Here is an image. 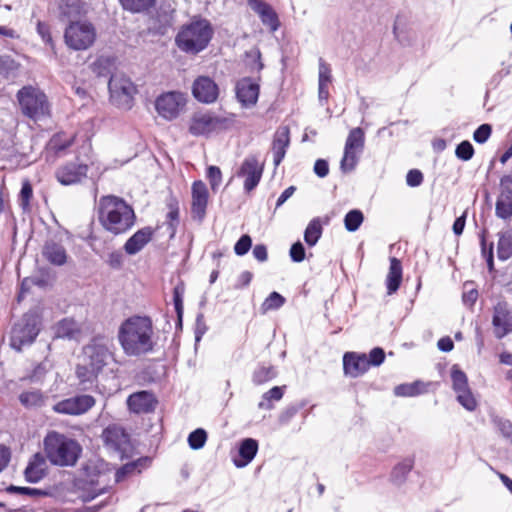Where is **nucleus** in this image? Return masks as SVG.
Wrapping results in <instances>:
<instances>
[{
  "label": "nucleus",
  "instance_id": "f257e3e1",
  "mask_svg": "<svg viewBox=\"0 0 512 512\" xmlns=\"http://www.w3.org/2000/svg\"><path fill=\"white\" fill-rule=\"evenodd\" d=\"M113 356L104 338H93L82 348L80 362L75 368L81 390H89L97 386L99 375L113 360Z\"/></svg>",
  "mask_w": 512,
  "mask_h": 512
},
{
  "label": "nucleus",
  "instance_id": "f03ea898",
  "mask_svg": "<svg viewBox=\"0 0 512 512\" xmlns=\"http://www.w3.org/2000/svg\"><path fill=\"white\" fill-rule=\"evenodd\" d=\"M154 330L151 319L147 316H132L119 327L118 341L127 356L138 357L154 349Z\"/></svg>",
  "mask_w": 512,
  "mask_h": 512
},
{
  "label": "nucleus",
  "instance_id": "7ed1b4c3",
  "mask_svg": "<svg viewBox=\"0 0 512 512\" xmlns=\"http://www.w3.org/2000/svg\"><path fill=\"white\" fill-rule=\"evenodd\" d=\"M97 217L103 229L115 236L125 234L136 222L133 207L115 195L100 197L97 203Z\"/></svg>",
  "mask_w": 512,
  "mask_h": 512
},
{
  "label": "nucleus",
  "instance_id": "20e7f679",
  "mask_svg": "<svg viewBox=\"0 0 512 512\" xmlns=\"http://www.w3.org/2000/svg\"><path fill=\"white\" fill-rule=\"evenodd\" d=\"M213 28L206 19L194 18L183 25L175 37L177 47L186 54L196 55L207 48Z\"/></svg>",
  "mask_w": 512,
  "mask_h": 512
},
{
  "label": "nucleus",
  "instance_id": "39448f33",
  "mask_svg": "<svg viewBox=\"0 0 512 512\" xmlns=\"http://www.w3.org/2000/svg\"><path fill=\"white\" fill-rule=\"evenodd\" d=\"M44 451L52 464L65 467L76 464L82 447L75 439L57 431H51L44 438Z\"/></svg>",
  "mask_w": 512,
  "mask_h": 512
},
{
  "label": "nucleus",
  "instance_id": "423d86ee",
  "mask_svg": "<svg viewBox=\"0 0 512 512\" xmlns=\"http://www.w3.org/2000/svg\"><path fill=\"white\" fill-rule=\"evenodd\" d=\"M234 125V115L220 117L211 112H197L192 115L188 130L193 136L208 137L211 134L229 130Z\"/></svg>",
  "mask_w": 512,
  "mask_h": 512
},
{
  "label": "nucleus",
  "instance_id": "0eeeda50",
  "mask_svg": "<svg viewBox=\"0 0 512 512\" xmlns=\"http://www.w3.org/2000/svg\"><path fill=\"white\" fill-rule=\"evenodd\" d=\"M41 317L35 311H30L14 324L10 345L13 349L21 351L25 345L32 344L40 332Z\"/></svg>",
  "mask_w": 512,
  "mask_h": 512
},
{
  "label": "nucleus",
  "instance_id": "6e6552de",
  "mask_svg": "<svg viewBox=\"0 0 512 512\" xmlns=\"http://www.w3.org/2000/svg\"><path fill=\"white\" fill-rule=\"evenodd\" d=\"M16 96L21 111L25 116L31 119H38L49 114L47 97L38 87L24 86L17 92Z\"/></svg>",
  "mask_w": 512,
  "mask_h": 512
},
{
  "label": "nucleus",
  "instance_id": "1a4fd4ad",
  "mask_svg": "<svg viewBox=\"0 0 512 512\" xmlns=\"http://www.w3.org/2000/svg\"><path fill=\"white\" fill-rule=\"evenodd\" d=\"M64 40L66 45L72 50H86L96 40V29L88 21L70 22L65 29Z\"/></svg>",
  "mask_w": 512,
  "mask_h": 512
},
{
  "label": "nucleus",
  "instance_id": "9d476101",
  "mask_svg": "<svg viewBox=\"0 0 512 512\" xmlns=\"http://www.w3.org/2000/svg\"><path fill=\"white\" fill-rule=\"evenodd\" d=\"M108 88L114 105L125 109L131 107L137 88L130 78L122 73H115L110 77Z\"/></svg>",
  "mask_w": 512,
  "mask_h": 512
},
{
  "label": "nucleus",
  "instance_id": "9b49d317",
  "mask_svg": "<svg viewBox=\"0 0 512 512\" xmlns=\"http://www.w3.org/2000/svg\"><path fill=\"white\" fill-rule=\"evenodd\" d=\"M187 103V97L179 91L165 92L155 100V109L159 116L166 120H173L179 116Z\"/></svg>",
  "mask_w": 512,
  "mask_h": 512
},
{
  "label": "nucleus",
  "instance_id": "f8f14e48",
  "mask_svg": "<svg viewBox=\"0 0 512 512\" xmlns=\"http://www.w3.org/2000/svg\"><path fill=\"white\" fill-rule=\"evenodd\" d=\"M95 403L93 396L81 394L58 401L52 406V410L57 414L76 416L88 412Z\"/></svg>",
  "mask_w": 512,
  "mask_h": 512
},
{
  "label": "nucleus",
  "instance_id": "ddd939ff",
  "mask_svg": "<svg viewBox=\"0 0 512 512\" xmlns=\"http://www.w3.org/2000/svg\"><path fill=\"white\" fill-rule=\"evenodd\" d=\"M263 164H260L257 156H247L237 172V176L244 178V190L251 192L259 184L263 174Z\"/></svg>",
  "mask_w": 512,
  "mask_h": 512
},
{
  "label": "nucleus",
  "instance_id": "4468645a",
  "mask_svg": "<svg viewBox=\"0 0 512 512\" xmlns=\"http://www.w3.org/2000/svg\"><path fill=\"white\" fill-rule=\"evenodd\" d=\"M492 327L497 339L512 333V308L506 302H498L493 307Z\"/></svg>",
  "mask_w": 512,
  "mask_h": 512
},
{
  "label": "nucleus",
  "instance_id": "2eb2a0df",
  "mask_svg": "<svg viewBox=\"0 0 512 512\" xmlns=\"http://www.w3.org/2000/svg\"><path fill=\"white\" fill-rule=\"evenodd\" d=\"M495 214L504 220L512 217V175H504L500 179V193L496 200Z\"/></svg>",
  "mask_w": 512,
  "mask_h": 512
},
{
  "label": "nucleus",
  "instance_id": "dca6fc26",
  "mask_svg": "<svg viewBox=\"0 0 512 512\" xmlns=\"http://www.w3.org/2000/svg\"><path fill=\"white\" fill-rule=\"evenodd\" d=\"M192 94L197 101L212 104L219 97V87L212 78L199 76L193 82Z\"/></svg>",
  "mask_w": 512,
  "mask_h": 512
},
{
  "label": "nucleus",
  "instance_id": "f3484780",
  "mask_svg": "<svg viewBox=\"0 0 512 512\" xmlns=\"http://www.w3.org/2000/svg\"><path fill=\"white\" fill-rule=\"evenodd\" d=\"M236 98L245 108H250L256 105L260 92V85L258 81L244 77L236 83Z\"/></svg>",
  "mask_w": 512,
  "mask_h": 512
},
{
  "label": "nucleus",
  "instance_id": "a211bd4d",
  "mask_svg": "<svg viewBox=\"0 0 512 512\" xmlns=\"http://www.w3.org/2000/svg\"><path fill=\"white\" fill-rule=\"evenodd\" d=\"M158 404L156 396L149 391H138L128 396L127 407L134 414H148L155 411Z\"/></svg>",
  "mask_w": 512,
  "mask_h": 512
},
{
  "label": "nucleus",
  "instance_id": "6ab92c4d",
  "mask_svg": "<svg viewBox=\"0 0 512 512\" xmlns=\"http://www.w3.org/2000/svg\"><path fill=\"white\" fill-rule=\"evenodd\" d=\"M192 202H191V214L194 219L202 221L206 215V209L208 205L209 192L206 184L197 180L192 184L191 189Z\"/></svg>",
  "mask_w": 512,
  "mask_h": 512
},
{
  "label": "nucleus",
  "instance_id": "aec40b11",
  "mask_svg": "<svg viewBox=\"0 0 512 512\" xmlns=\"http://www.w3.org/2000/svg\"><path fill=\"white\" fill-rule=\"evenodd\" d=\"M87 172L88 166L86 164L70 162L60 166L56 170L55 176L62 185H73L86 178Z\"/></svg>",
  "mask_w": 512,
  "mask_h": 512
},
{
  "label": "nucleus",
  "instance_id": "412c9836",
  "mask_svg": "<svg viewBox=\"0 0 512 512\" xmlns=\"http://www.w3.org/2000/svg\"><path fill=\"white\" fill-rule=\"evenodd\" d=\"M343 368L346 375L353 378L363 375L369 370L367 355L363 353L347 352L343 357Z\"/></svg>",
  "mask_w": 512,
  "mask_h": 512
},
{
  "label": "nucleus",
  "instance_id": "4be33fe9",
  "mask_svg": "<svg viewBox=\"0 0 512 512\" xmlns=\"http://www.w3.org/2000/svg\"><path fill=\"white\" fill-rule=\"evenodd\" d=\"M248 4L259 15L263 25L267 26L271 32L278 30L280 26L278 15L268 3L263 0H249Z\"/></svg>",
  "mask_w": 512,
  "mask_h": 512
},
{
  "label": "nucleus",
  "instance_id": "5701e85b",
  "mask_svg": "<svg viewBox=\"0 0 512 512\" xmlns=\"http://www.w3.org/2000/svg\"><path fill=\"white\" fill-rule=\"evenodd\" d=\"M290 145V131L286 126L276 130L272 143L273 163L278 167L283 161L286 151Z\"/></svg>",
  "mask_w": 512,
  "mask_h": 512
},
{
  "label": "nucleus",
  "instance_id": "b1692460",
  "mask_svg": "<svg viewBox=\"0 0 512 512\" xmlns=\"http://www.w3.org/2000/svg\"><path fill=\"white\" fill-rule=\"evenodd\" d=\"M154 235V230L149 227H143L136 231L124 244V250L128 255H135L148 244Z\"/></svg>",
  "mask_w": 512,
  "mask_h": 512
},
{
  "label": "nucleus",
  "instance_id": "393cba45",
  "mask_svg": "<svg viewBox=\"0 0 512 512\" xmlns=\"http://www.w3.org/2000/svg\"><path fill=\"white\" fill-rule=\"evenodd\" d=\"M43 257L54 266H63L67 262L65 247L53 239L47 240L42 249Z\"/></svg>",
  "mask_w": 512,
  "mask_h": 512
},
{
  "label": "nucleus",
  "instance_id": "a878e982",
  "mask_svg": "<svg viewBox=\"0 0 512 512\" xmlns=\"http://www.w3.org/2000/svg\"><path fill=\"white\" fill-rule=\"evenodd\" d=\"M102 438L106 446L121 451L128 441V435L122 427L111 425L103 430Z\"/></svg>",
  "mask_w": 512,
  "mask_h": 512
},
{
  "label": "nucleus",
  "instance_id": "bb28decb",
  "mask_svg": "<svg viewBox=\"0 0 512 512\" xmlns=\"http://www.w3.org/2000/svg\"><path fill=\"white\" fill-rule=\"evenodd\" d=\"M46 474V461L43 455L36 453L30 459L25 471V480L29 483H38Z\"/></svg>",
  "mask_w": 512,
  "mask_h": 512
},
{
  "label": "nucleus",
  "instance_id": "cd10ccee",
  "mask_svg": "<svg viewBox=\"0 0 512 512\" xmlns=\"http://www.w3.org/2000/svg\"><path fill=\"white\" fill-rule=\"evenodd\" d=\"M258 442L253 438L244 439L239 446V458H234V465L238 468L247 466L256 456Z\"/></svg>",
  "mask_w": 512,
  "mask_h": 512
},
{
  "label": "nucleus",
  "instance_id": "c85d7f7f",
  "mask_svg": "<svg viewBox=\"0 0 512 512\" xmlns=\"http://www.w3.org/2000/svg\"><path fill=\"white\" fill-rule=\"evenodd\" d=\"M402 272L400 260L395 257L390 258L389 271L385 281L388 295L394 294L399 289L402 281Z\"/></svg>",
  "mask_w": 512,
  "mask_h": 512
},
{
  "label": "nucleus",
  "instance_id": "c756f323",
  "mask_svg": "<svg viewBox=\"0 0 512 512\" xmlns=\"http://www.w3.org/2000/svg\"><path fill=\"white\" fill-rule=\"evenodd\" d=\"M18 398L26 409H36L44 406L48 397L40 389H31L22 391Z\"/></svg>",
  "mask_w": 512,
  "mask_h": 512
},
{
  "label": "nucleus",
  "instance_id": "7c9ffc66",
  "mask_svg": "<svg viewBox=\"0 0 512 512\" xmlns=\"http://www.w3.org/2000/svg\"><path fill=\"white\" fill-rule=\"evenodd\" d=\"M81 334V329L79 324L71 319L65 318L58 322L56 327V335L60 338L67 339H78Z\"/></svg>",
  "mask_w": 512,
  "mask_h": 512
},
{
  "label": "nucleus",
  "instance_id": "2f4dec72",
  "mask_svg": "<svg viewBox=\"0 0 512 512\" xmlns=\"http://www.w3.org/2000/svg\"><path fill=\"white\" fill-rule=\"evenodd\" d=\"M122 9L132 14H146L154 7L156 0H118Z\"/></svg>",
  "mask_w": 512,
  "mask_h": 512
},
{
  "label": "nucleus",
  "instance_id": "473e14b6",
  "mask_svg": "<svg viewBox=\"0 0 512 512\" xmlns=\"http://www.w3.org/2000/svg\"><path fill=\"white\" fill-rule=\"evenodd\" d=\"M151 20L153 22V30L156 33L165 34L172 25L173 12L171 10L159 9Z\"/></svg>",
  "mask_w": 512,
  "mask_h": 512
},
{
  "label": "nucleus",
  "instance_id": "72a5a7b5",
  "mask_svg": "<svg viewBox=\"0 0 512 512\" xmlns=\"http://www.w3.org/2000/svg\"><path fill=\"white\" fill-rule=\"evenodd\" d=\"M414 466V458L407 457L396 464L391 471V479L394 483L401 484L406 480Z\"/></svg>",
  "mask_w": 512,
  "mask_h": 512
},
{
  "label": "nucleus",
  "instance_id": "f704fd0d",
  "mask_svg": "<svg viewBox=\"0 0 512 512\" xmlns=\"http://www.w3.org/2000/svg\"><path fill=\"white\" fill-rule=\"evenodd\" d=\"M284 388L274 386L262 395L261 401L258 403V408L261 410H272L274 408V401H280L284 395Z\"/></svg>",
  "mask_w": 512,
  "mask_h": 512
},
{
  "label": "nucleus",
  "instance_id": "c9c22d12",
  "mask_svg": "<svg viewBox=\"0 0 512 512\" xmlns=\"http://www.w3.org/2000/svg\"><path fill=\"white\" fill-rule=\"evenodd\" d=\"M497 254L500 260H507L512 256V231L499 233Z\"/></svg>",
  "mask_w": 512,
  "mask_h": 512
},
{
  "label": "nucleus",
  "instance_id": "e433bc0d",
  "mask_svg": "<svg viewBox=\"0 0 512 512\" xmlns=\"http://www.w3.org/2000/svg\"><path fill=\"white\" fill-rule=\"evenodd\" d=\"M322 235V225L319 218L312 219L304 232V240L308 246H314Z\"/></svg>",
  "mask_w": 512,
  "mask_h": 512
},
{
  "label": "nucleus",
  "instance_id": "4c0bfd02",
  "mask_svg": "<svg viewBox=\"0 0 512 512\" xmlns=\"http://www.w3.org/2000/svg\"><path fill=\"white\" fill-rule=\"evenodd\" d=\"M73 142V136H67L65 133H57L50 139L47 147L55 154H59L60 152L70 147Z\"/></svg>",
  "mask_w": 512,
  "mask_h": 512
},
{
  "label": "nucleus",
  "instance_id": "58836bf2",
  "mask_svg": "<svg viewBox=\"0 0 512 512\" xmlns=\"http://www.w3.org/2000/svg\"><path fill=\"white\" fill-rule=\"evenodd\" d=\"M423 392H425V385L420 381L400 384L394 389V394L400 397H413Z\"/></svg>",
  "mask_w": 512,
  "mask_h": 512
},
{
  "label": "nucleus",
  "instance_id": "ea45409f",
  "mask_svg": "<svg viewBox=\"0 0 512 512\" xmlns=\"http://www.w3.org/2000/svg\"><path fill=\"white\" fill-rule=\"evenodd\" d=\"M167 206L169 211L166 215V225L170 236L173 237L179 224L178 202L175 199H171Z\"/></svg>",
  "mask_w": 512,
  "mask_h": 512
},
{
  "label": "nucleus",
  "instance_id": "a19ab883",
  "mask_svg": "<svg viewBox=\"0 0 512 512\" xmlns=\"http://www.w3.org/2000/svg\"><path fill=\"white\" fill-rule=\"evenodd\" d=\"M276 375L277 372L273 366L260 365L254 370L252 381L256 385H261L274 379Z\"/></svg>",
  "mask_w": 512,
  "mask_h": 512
},
{
  "label": "nucleus",
  "instance_id": "79ce46f5",
  "mask_svg": "<svg viewBox=\"0 0 512 512\" xmlns=\"http://www.w3.org/2000/svg\"><path fill=\"white\" fill-rule=\"evenodd\" d=\"M365 143L364 132L361 128L357 127L352 129L346 139L345 147L362 152Z\"/></svg>",
  "mask_w": 512,
  "mask_h": 512
},
{
  "label": "nucleus",
  "instance_id": "37998d69",
  "mask_svg": "<svg viewBox=\"0 0 512 512\" xmlns=\"http://www.w3.org/2000/svg\"><path fill=\"white\" fill-rule=\"evenodd\" d=\"M359 153L358 151L344 147V155L340 162V168L344 173L351 172L355 169L359 160Z\"/></svg>",
  "mask_w": 512,
  "mask_h": 512
},
{
  "label": "nucleus",
  "instance_id": "c03bdc74",
  "mask_svg": "<svg viewBox=\"0 0 512 512\" xmlns=\"http://www.w3.org/2000/svg\"><path fill=\"white\" fill-rule=\"evenodd\" d=\"M451 380L455 393L469 388L466 374L457 365H454L451 369Z\"/></svg>",
  "mask_w": 512,
  "mask_h": 512
},
{
  "label": "nucleus",
  "instance_id": "a18cd8bd",
  "mask_svg": "<svg viewBox=\"0 0 512 512\" xmlns=\"http://www.w3.org/2000/svg\"><path fill=\"white\" fill-rule=\"evenodd\" d=\"M363 220H364V216L360 210H358V209L351 210L345 215V218H344L345 228L350 232H354L359 229Z\"/></svg>",
  "mask_w": 512,
  "mask_h": 512
},
{
  "label": "nucleus",
  "instance_id": "49530a36",
  "mask_svg": "<svg viewBox=\"0 0 512 512\" xmlns=\"http://www.w3.org/2000/svg\"><path fill=\"white\" fill-rule=\"evenodd\" d=\"M457 401L468 411H473L477 407V401L470 388L456 392Z\"/></svg>",
  "mask_w": 512,
  "mask_h": 512
},
{
  "label": "nucleus",
  "instance_id": "de8ad7c7",
  "mask_svg": "<svg viewBox=\"0 0 512 512\" xmlns=\"http://www.w3.org/2000/svg\"><path fill=\"white\" fill-rule=\"evenodd\" d=\"M207 440V433L204 429L198 428L191 432L188 436V444L191 449L198 450L201 449Z\"/></svg>",
  "mask_w": 512,
  "mask_h": 512
},
{
  "label": "nucleus",
  "instance_id": "09e8293b",
  "mask_svg": "<svg viewBox=\"0 0 512 512\" xmlns=\"http://www.w3.org/2000/svg\"><path fill=\"white\" fill-rule=\"evenodd\" d=\"M285 298L278 292H272L263 302L262 308L267 310H275L283 306Z\"/></svg>",
  "mask_w": 512,
  "mask_h": 512
},
{
  "label": "nucleus",
  "instance_id": "8fccbe9b",
  "mask_svg": "<svg viewBox=\"0 0 512 512\" xmlns=\"http://www.w3.org/2000/svg\"><path fill=\"white\" fill-rule=\"evenodd\" d=\"M6 491L8 493H14V494H22L27 495L30 497H39L43 496L46 493L40 489L37 488H31V487H20L15 485H10L6 488Z\"/></svg>",
  "mask_w": 512,
  "mask_h": 512
},
{
  "label": "nucleus",
  "instance_id": "3c124183",
  "mask_svg": "<svg viewBox=\"0 0 512 512\" xmlns=\"http://www.w3.org/2000/svg\"><path fill=\"white\" fill-rule=\"evenodd\" d=\"M455 154L460 160L468 161L474 155V148L469 141H462L456 147Z\"/></svg>",
  "mask_w": 512,
  "mask_h": 512
},
{
  "label": "nucleus",
  "instance_id": "603ef678",
  "mask_svg": "<svg viewBox=\"0 0 512 512\" xmlns=\"http://www.w3.org/2000/svg\"><path fill=\"white\" fill-rule=\"evenodd\" d=\"M32 196L33 190L30 182L24 181L19 194V203L24 210H27L29 208V203Z\"/></svg>",
  "mask_w": 512,
  "mask_h": 512
},
{
  "label": "nucleus",
  "instance_id": "864d4df0",
  "mask_svg": "<svg viewBox=\"0 0 512 512\" xmlns=\"http://www.w3.org/2000/svg\"><path fill=\"white\" fill-rule=\"evenodd\" d=\"M81 489L83 490V493L81 494L80 497L83 500V502H89L105 492V488L96 487L93 481L90 483L89 488L83 486L81 487Z\"/></svg>",
  "mask_w": 512,
  "mask_h": 512
},
{
  "label": "nucleus",
  "instance_id": "5fc2aeb1",
  "mask_svg": "<svg viewBox=\"0 0 512 512\" xmlns=\"http://www.w3.org/2000/svg\"><path fill=\"white\" fill-rule=\"evenodd\" d=\"M183 292V288L179 286H176L173 290V302L180 323L182 321L183 316Z\"/></svg>",
  "mask_w": 512,
  "mask_h": 512
},
{
  "label": "nucleus",
  "instance_id": "6e6d98bb",
  "mask_svg": "<svg viewBox=\"0 0 512 512\" xmlns=\"http://www.w3.org/2000/svg\"><path fill=\"white\" fill-rule=\"evenodd\" d=\"M49 367L46 361L37 364L27 377L31 382H40L44 379Z\"/></svg>",
  "mask_w": 512,
  "mask_h": 512
},
{
  "label": "nucleus",
  "instance_id": "4d7b16f0",
  "mask_svg": "<svg viewBox=\"0 0 512 512\" xmlns=\"http://www.w3.org/2000/svg\"><path fill=\"white\" fill-rule=\"evenodd\" d=\"M385 360V352L380 347L373 348L367 356L369 367L380 366Z\"/></svg>",
  "mask_w": 512,
  "mask_h": 512
},
{
  "label": "nucleus",
  "instance_id": "13d9d810",
  "mask_svg": "<svg viewBox=\"0 0 512 512\" xmlns=\"http://www.w3.org/2000/svg\"><path fill=\"white\" fill-rule=\"evenodd\" d=\"M252 240L249 235H242L234 246V252L236 255L243 256L251 248Z\"/></svg>",
  "mask_w": 512,
  "mask_h": 512
},
{
  "label": "nucleus",
  "instance_id": "bf43d9fd",
  "mask_svg": "<svg viewBox=\"0 0 512 512\" xmlns=\"http://www.w3.org/2000/svg\"><path fill=\"white\" fill-rule=\"evenodd\" d=\"M491 132L492 128L489 124H482L474 131L473 139L477 143L483 144L489 139Z\"/></svg>",
  "mask_w": 512,
  "mask_h": 512
},
{
  "label": "nucleus",
  "instance_id": "052dcab7",
  "mask_svg": "<svg viewBox=\"0 0 512 512\" xmlns=\"http://www.w3.org/2000/svg\"><path fill=\"white\" fill-rule=\"evenodd\" d=\"M207 178L210 181L211 188L215 190L222 181V173L219 167L209 166L207 169Z\"/></svg>",
  "mask_w": 512,
  "mask_h": 512
},
{
  "label": "nucleus",
  "instance_id": "680f3d73",
  "mask_svg": "<svg viewBox=\"0 0 512 512\" xmlns=\"http://www.w3.org/2000/svg\"><path fill=\"white\" fill-rule=\"evenodd\" d=\"M331 69L328 64L324 62L323 59L319 61V79L318 84H326L329 85L331 83Z\"/></svg>",
  "mask_w": 512,
  "mask_h": 512
},
{
  "label": "nucleus",
  "instance_id": "e2e57ef3",
  "mask_svg": "<svg viewBox=\"0 0 512 512\" xmlns=\"http://www.w3.org/2000/svg\"><path fill=\"white\" fill-rule=\"evenodd\" d=\"M423 182V174L418 169H411L406 175V183L410 187H418Z\"/></svg>",
  "mask_w": 512,
  "mask_h": 512
},
{
  "label": "nucleus",
  "instance_id": "0e129e2a",
  "mask_svg": "<svg viewBox=\"0 0 512 512\" xmlns=\"http://www.w3.org/2000/svg\"><path fill=\"white\" fill-rule=\"evenodd\" d=\"M290 257L293 262H302L305 259V248L301 242L294 243L290 248Z\"/></svg>",
  "mask_w": 512,
  "mask_h": 512
},
{
  "label": "nucleus",
  "instance_id": "69168bd1",
  "mask_svg": "<svg viewBox=\"0 0 512 512\" xmlns=\"http://www.w3.org/2000/svg\"><path fill=\"white\" fill-rule=\"evenodd\" d=\"M137 468L136 462H131L123 465L119 468L115 473V481L121 482L125 479V477L129 474H132Z\"/></svg>",
  "mask_w": 512,
  "mask_h": 512
},
{
  "label": "nucleus",
  "instance_id": "338daca9",
  "mask_svg": "<svg viewBox=\"0 0 512 512\" xmlns=\"http://www.w3.org/2000/svg\"><path fill=\"white\" fill-rule=\"evenodd\" d=\"M495 423L502 435L512 441V423L506 419H498Z\"/></svg>",
  "mask_w": 512,
  "mask_h": 512
},
{
  "label": "nucleus",
  "instance_id": "774afa93",
  "mask_svg": "<svg viewBox=\"0 0 512 512\" xmlns=\"http://www.w3.org/2000/svg\"><path fill=\"white\" fill-rule=\"evenodd\" d=\"M109 61L104 58L97 59L92 64V71L98 76H106L108 74Z\"/></svg>",
  "mask_w": 512,
  "mask_h": 512
}]
</instances>
